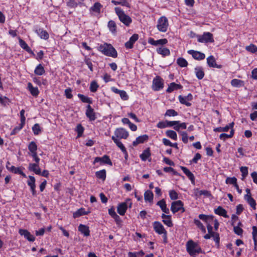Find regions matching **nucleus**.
<instances>
[{
    "mask_svg": "<svg viewBox=\"0 0 257 257\" xmlns=\"http://www.w3.org/2000/svg\"><path fill=\"white\" fill-rule=\"evenodd\" d=\"M186 250L190 255H196L199 253H204L197 242H194L192 239H189L186 243Z\"/></svg>",
    "mask_w": 257,
    "mask_h": 257,
    "instance_id": "obj_1",
    "label": "nucleus"
},
{
    "mask_svg": "<svg viewBox=\"0 0 257 257\" xmlns=\"http://www.w3.org/2000/svg\"><path fill=\"white\" fill-rule=\"evenodd\" d=\"M99 50L106 56L112 58H116L117 57L116 50L111 44L104 43L103 45H101L99 47Z\"/></svg>",
    "mask_w": 257,
    "mask_h": 257,
    "instance_id": "obj_2",
    "label": "nucleus"
},
{
    "mask_svg": "<svg viewBox=\"0 0 257 257\" xmlns=\"http://www.w3.org/2000/svg\"><path fill=\"white\" fill-rule=\"evenodd\" d=\"M114 11L119 21L126 27H128L132 23V18L126 15L124 12L119 7H115Z\"/></svg>",
    "mask_w": 257,
    "mask_h": 257,
    "instance_id": "obj_3",
    "label": "nucleus"
},
{
    "mask_svg": "<svg viewBox=\"0 0 257 257\" xmlns=\"http://www.w3.org/2000/svg\"><path fill=\"white\" fill-rule=\"evenodd\" d=\"M169 26L168 19L165 16L160 17L158 20L157 28L162 32H166Z\"/></svg>",
    "mask_w": 257,
    "mask_h": 257,
    "instance_id": "obj_4",
    "label": "nucleus"
},
{
    "mask_svg": "<svg viewBox=\"0 0 257 257\" xmlns=\"http://www.w3.org/2000/svg\"><path fill=\"white\" fill-rule=\"evenodd\" d=\"M197 41L200 43H212L214 42L213 35L210 32H204L202 35H197Z\"/></svg>",
    "mask_w": 257,
    "mask_h": 257,
    "instance_id": "obj_5",
    "label": "nucleus"
},
{
    "mask_svg": "<svg viewBox=\"0 0 257 257\" xmlns=\"http://www.w3.org/2000/svg\"><path fill=\"white\" fill-rule=\"evenodd\" d=\"M183 206L184 204L181 200L173 201L171 204V210L174 214L179 211H181L183 213L185 210Z\"/></svg>",
    "mask_w": 257,
    "mask_h": 257,
    "instance_id": "obj_6",
    "label": "nucleus"
},
{
    "mask_svg": "<svg viewBox=\"0 0 257 257\" xmlns=\"http://www.w3.org/2000/svg\"><path fill=\"white\" fill-rule=\"evenodd\" d=\"M130 203L129 207H131L132 203L130 199H127L124 202L119 203L117 207V211L120 215H124L127 209V204Z\"/></svg>",
    "mask_w": 257,
    "mask_h": 257,
    "instance_id": "obj_7",
    "label": "nucleus"
},
{
    "mask_svg": "<svg viewBox=\"0 0 257 257\" xmlns=\"http://www.w3.org/2000/svg\"><path fill=\"white\" fill-rule=\"evenodd\" d=\"M164 86L163 80L160 76H156L153 80L152 89L155 91H159Z\"/></svg>",
    "mask_w": 257,
    "mask_h": 257,
    "instance_id": "obj_8",
    "label": "nucleus"
},
{
    "mask_svg": "<svg viewBox=\"0 0 257 257\" xmlns=\"http://www.w3.org/2000/svg\"><path fill=\"white\" fill-rule=\"evenodd\" d=\"M114 135L116 138L126 139L128 136V132L123 128H117L114 131Z\"/></svg>",
    "mask_w": 257,
    "mask_h": 257,
    "instance_id": "obj_9",
    "label": "nucleus"
},
{
    "mask_svg": "<svg viewBox=\"0 0 257 257\" xmlns=\"http://www.w3.org/2000/svg\"><path fill=\"white\" fill-rule=\"evenodd\" d=\"M98 162H99L101 165L103 164H106L109 165L110 166L112 165V163L110 159H109V156L107 155H104L102 157H97L95 158L94 162H93V164H95L96 163H98Z\"/></svg>",
    "mask_w": 257,
    "mask_h": 257,
    "instance_id": "obj_10",
    "label": "nucleus"
},
{
    "mask_svg": "<svg viewBox=\"0 0 257 257\" xmlns=\"http://www.w3.org/2000/svg\"><path fill=\"white\" fill-rule=\"evenodd\" d=\"M178 99L181 104H184L187 106H190L191 103L189 101L192 100L193 96L191 93H189L187 96H185L179 95Z\"/></svg>",
    "mask_w": 257,
    "mask_h": 257,
    "instance_id": "obj_11",
    "label": "nucleus"
},
{
    "mask_svg": "<svg viewBox=\"0 0 257 257\" xmlns=\"http://www.w3.org/2000/svg\"><path fill=\"white\" fill-rule=\"evenodd\" d=\"M187 52L189 54L191 55L194 59L198 61L203 60L205 57V54L199 51L190 50Z\"/></svg>",
    "mask_w": 257,
    "mask_h": 257,
    "instance_id": "obj_12",
    "label": "nucleus"
},
{
    "mask_svg": "<svg viewBox=\"0 0 257 257\" xmlns=\"http://www.w3.org/2000/svg\"><path fill=\"white\" fill-rule=\"evenodd\" d=\"M19 233L20 235L24 236V237L30 241L33 242L35 240V236L31 234L27 230L24 229H20Z\"/></svg>",
    "mask_w": 257,
    "mask_h": 257,
    "instance_id": "obj_13",
    "label": "nucleus"
},
{
    "mask_svg": "<svg viewBox=\"0 0 257 257\" xmlns=\"http://www.w3.org/2000/svg\"><path fill=\"white\" fill-rule=\"evenodd\" d=\"M148 42L149 44L154 46L161 45L163 46L168 43V40L165 38L155 40L152 38H149Z\"/></svg>",
    "mask_w": 257,
    "mask_h": 257,
    "instance_id": "obj_14",
    "label": "nucleus"
},
{
    "mask_svg": "<svg viewBox=\"0 0 257 257\" xmlns=\"http://www.w3.org/2000/svg\"><path fill=\"white\" fill-rule=\"evenodd\" d=\"M153 227L155 232L159 234H162L167 231L163 225L159 221H155L153 223Z\"/></svg>",
    "mask_w": 257,
    "mask_h": 257,
    "instance_id": "obj_15",
    "label": "nucleus"
},
{
    "mask_svg": "<svg viewBox=\"0 0 257 257\" xmlns=\"http://www.w3.org/2000/svg\"><path fill=\"white\" fill-rule=\"evenodd\" d=\"M29 180L27 181L28 185L30 186L31 191L33 196H36V184H35V178L34 176H29Z\"/></svg>",
    "mask_w": 257,
    "mask_h": 257,
    "instance_id": "obj_16",
    "label": "nucleus"
},
{
    "mask_svg": "<svg viewBox=\"0 0 257 257\" xmlns=\"http://www.w3.org/2000/svg\"><path fill=\"white\" fill-rule=\"evenodd\" d=\"M85 113L86 116L89 118L90 121H93L96 118L94 109L89 104L86 106V111Z\"/></svg>",
    "mask_w": 257,
    "mask_h": 257,
    "instance_id": "obj_17",
    "label": "nucleus"
},
{
    "mask_svg": "<svg viewBox=\"0 0 257 257\" xmlns=\"http://www.w3.org/2000/svg\"><path fill=\"white\" fill-rule=\"evenodd\" d=\"M139 35L137 34H133L130 38L128 41L125 43V47L127 49H131L133 47L134 43L138 40Z\"/></svg>",
    "mask_w": 257,
    "mask_h": 257,
    "instance_id": "obj_18",
    "label": "nucleus"
},
{
    "mask_svg": "<svg viewBox=\"0 0 257 257\" xmlns=\"http://www.w3.org/2000/svg\"><path fill=\"white\" fill-rule=\"evenodd\" d=\"M35 32L38 34V35L41 38L44 40H47L49 38V35L48 32L41 28H37L35 30Z\"/></svg>",
    "mask_w": 257,
    "mask_h": 257,
    "instance_id": "obj_19",
    "label": "nucleus"
},
{
    "mask_svg": "<svg viewBox=\"0 0 257 257\" xmlns=\"http://www.w3.org/2000/svg\"><path fill=\"white\" fill-rule=\"evenodd\" d=\"M156 52L158 54L161 55L162 57H165L170 55V51L167 48L164 46H161L156 49Z\"/></svg>",
    "mask_w": 257,
    "mask_h": 257,
    "instance_id": "obj_20",
    "label": "nucleus"
},
{
    "mask_svg": "<svg viewBox=\"0 0 257 257\" xmlns=\"http://www.w3.org/2000/svg\"><path fill=\"white\" fill-rule=\"evenodd\" d=\"M207 63L210 67L221 68L222 67L221 65H217L216 63L215 58L213 56H210L207 58Z\"/></svg>",
    "mask_w": 257,
    "mask_h": 257,
    "instance_id": "obj_21",
    "label": "nucleus"
},
{
    "mask_svg": "<svg viewBox=\"0 0 257 257\" xmlns=\"http://www.w3.org/2000/svg\"><path fill=\"white\" fill-rule=\"evenodd\" d=\"M180 168L184 173L191 180V183L194 184L195 183V177L193 174L185 167L181 166Z\"/></svg>",
    "mask_w": 257,
    "mask_h": 257,
    "instance_id": "obj_22",
    "label": "nucleus"
},
{
    "mask_svg": "<svg viewBox=\"0 0 257 257\" xmlns=\"http://www.w3.org/2000/svg\"><path fill=\"white\" fill-rule=\"evenodd\" d=\"M149 137L147 135L139 136L133 142V145L134 146H136L139 144L144 143L145 142L147 141Z\"/></svg>",
    "mask_w": 257,
    "mask_h": 257,
    "instance_id": "obj_23",
    "label": "nucleus"
},
{
    "mask_svg": "<svg viewBox=\"0 0 257 257\" xmlns=\"http://www.w3.org/2000/svg\"><path fill=\"white\" fill-rule=\"evenodd\" d=\"M29 170L34 172L37 175L41 174V169L39 164L30 163L28 167Z\"/></svg>",
    "mask_w": 257,
    "mask_h": 257,
    "instance_id": "obj_24",
    "label": "nucleus"
},
{
    "mask_svg": "<svg viewBox=\"0 0 257 257\" xmlns=\"http://www.w3.org/2000/svg\"><path fill=\"white\" fill-rule=\"evenodd\" d=\"M157 205L159 206L162 211L166 214H169L170 210L167 207V205L164 199H162L157 203Z\"/></svg>",
    "mask_w": 257,
    "mask_h": 257,
    "instance_id": "obj_25",
    "label": "nucleus"
},
{
    "mask_svg": "<svg viewBox=\"0 0 257 257\" xmlns=\"http://www.w3.org/2000/svg\"><path fill=\"white\" fill-rule=\"evenodd\" d=\"M78 230L85 236L90 235V230L89 227L83 224H80L78 226Z\"/></svg>",
    "mask_w": 257,
    "mask_h": 257,
    "instance_id": "obj_26",
    "label": "nucleus"
},
{
    "mask_svg": "<svg viewBox=\"0 0 257 257\" xmlns=\"http://www.w3.org/2000/svg\"><path fill=\"white\" fill-rule=\"evenodd\" d=\"M215 214L222 216L225 218H229V216L227 214V212L221 206H218L216 209L214 210Z\"/></svg>",
    "mask_w": 257,
    "mask_h": 257,
    "instance_id": "obj_27",
    "label": "nucleus"
},
{
    "mask_svg": "<svg viewBox=\"0 0 257 257\" xmlns=\"http://www.w3.org/2000/svg\"><path fill=\"white\" fill-rule=\"evenodd\" d=\"M200 219L204 221L206 224L211 223L213 220L214 216L213 215H207L203 214H199L198 216Z\"/></svg>",
    "mask_w": 257,
    "mask_h": 257,
    "instance_id": "obj_28",
    "label": "nucleus"
},
{
    "mask_svg": "<svg viewBox=\"0 0 257 257\" xmlns=\"http://www.w3.org/2000/svg\"><path fill=\"white\" fill-rule=\"evenodd\" d=\"M200 219L204 221L206 224L211 223L213 220L214 216L213 215H207L203 214H199L198 216Z\"/></svg>",
    "mask_w": 257,
    "mask_h": 257,
    "instance_id": "obj_29",
    "label": "nucleus"
},
{
    "mask_svg": "<svg viewBox=\"0 0 257 257\" xmlns=\"http://www.w3.org/2000/svg\"><path fill=\"white\" fill-rule=\"evenodd\" d=\"M182 88V86L175 82H172L169 85L168 88L166 90L167 92L171 93L175 90L180 89Z\"/></svg>",
    "mask_w": 257,
    "mask_h": 257,
    "instance_id": "obj_30",
    "label": "nucleus"
},
{
    "mask_svg": "<svg viewBox=\"0 0 257 257\" xmlns=\"http://www.w3.org/2000/svg\"><path fill=\"white\" fill-rule=\"evenodd\" d=\"M151 155L150 149L149 148H148L143 151L142 154L140 155V157L142 161H146L147 160L149 159Z\"/></svg>",
    "mask_w": 257,
    "mask_h": 257,
    "instance_id": "obj_31",
    "label": "nucleus"
},
{
    "mask_svg": "<svg viewBox=\"0 0 257 257\" xmlns=\"http://www.w3.org/2000/svg\"><path fill=\"white\" fill-rule=\"evenodd\" d=\"M19 44L22 48L24 49L25 51H26L29 53L32 54L33 55H35V54L33 53V52L32 51L31 48L29 47V46L27 45V44L22 39H19Z\"/></svg>",
    "mask_w": 257,
    "mask_h": 257,
    "instance_id": "obj_32",
    "label": "nucleus"
},
{
    "mask_svg": "<svg viewBox=\"0 0 257 257\" xmlns=\"http://www.w3.org/2000/svg\"><path fill=\"white\" fill-rule=\"evenodd\" d=\"M195 73L198 79H202L204 76L203 69L201 66H197L195 68Z\"/></svg>",
    "mask_w": 257,
    "mask_h": 257,
    "instance_id": "obj_33",
    "label": "nucleus"
},
{
    "mask_svg": "<svg viewBox=\"0 0 257 257\" xmlns=\"http://www.w3.org/2000/svg\"><path fill=\"white\" fill-rule=\"evenodd\" d=\"M195 195L197 197H200L201 195H204L207 197L211 196V194L210 191L206 190H199L198 189L196 190Z\"/></svg>",
    "mask_w": 257,
    "mask_h": 257,
    "instance_id": "obj_34",
    "label": "nucleus"
},
{
    "mask_svg": "<svg viewBox=\"0 0 257 257\" xmlns=\"http://www.w3.org/2000/svg\"><path fill=\"white\" fill-rule=\"evenodd\" d=\"M244 199L247 202V203L249 204V205L254 209H255L256 206V202L255 200L251 197V196H249L248 195H244Z\"/></svg>",
    "mask_w": 257,
    "mask_h": 257,
    "instance_id": "obj_35",
    "label": "nucleus"
},
{
    "mask_svg": "<svg viewBox=\"0 0 257 257\" xmlns=\"http://www.w3.org/2000/svg\"><path fill=\"white\" fill-rule=\"evenodd\" d=\"M210 235L213 238L214 241L215 242L217 248H219V241H220V237L219 234L218 233L215 232L213 231V230L211 231L210 232H208Z\"/></svg>",
    "mask_w": 257,
    "mask_h": 257,
    "instance_id": "obj_36",
    "label": "nucleus"
},
{
    "mask_svg": "<svg viewBox=\"0 0 257 257\" xmlns=\"http://www.w3.org/2000/svg\"><path fill=\"white\" fill-rule=\"evenodd\" d=\"M28 88L30 91L31 94L33 96H37L39 93V91L38 87H33L31 83L29 82L28 84Z\"/></svg>",
    "mask_w": 257,
    "mask_h": 257,
    "instance_id": "obj_37",
    "label": "nucleus"
},
{
    "mask_svg": "<svg viewBox=\"0 0 257 257\" xmlns=\"http://www.w3.org/2000/svg\"><path fill=\"white\" fill-rule=\"evenodd\" d=\"M102 8V5L98 2H96L90 8L89 11L99 14L100 13V10Z\"/></svg>",
    "mask_w": 257,
    "mask_h": 257,
    "instance_id": "obj_38",
    "label": "nucleus"
},
{
    "mask_svg": "<svg viewBox=\"0 0 257 257\" xmlns=\"http://www.w3.org/2000/svg\"><path fill=\"white\" fill-rule=\"evenodd\" d=\"M154 198V194L150 190H147L144 193V199L146 201L152 202Z\"/></svg>",
    "mask_w": 257,
    "mask_h": 257,
    "instance_id": "obj_39",
    "label": "nucleus"
},
{
    "mask_svg": "<svg viewBox=\"0 0 257 257\" xmlns=\"http://www.w3.org/2000/svg\"><path fill=\"white\" fill-rule=\"evenodd\" d=\"M111 139L122 152H125V148L118 139L116 138L114 136H112Z\"/></svg>",
    "mask_w": 257,
    "mask_h": 257,
    "instance_id": "obj_40",
    "label": "nucleus"
},
{
    "mask_svg": "<svg viewBox=\"0 0 257 257\" xmlns=\"http://www.w3.org/2000/svg\"><path fill=\"white\" fill-rule=\"evenodd\" d=\"M77 96L82 102L84 103H88L89 105L90 104L92 103V100L91 98L80 93L78 94Z\"/></svg>",
    "mask_w": 257,
    "mask_h": 257,
    "instance_id": "obj_41",
    "label": "nucleus"
},
{
    "mask_svg": "<svg viewBox=\"0 0 257 257\" xmlns=\"http://www.w3.org/2000/svg\"><path fill=\"white\" fill-rule=\"evenodd\" d=\"M34 73L37 75H42L45 73L44 67L41 64H39L36 67Z\"/></svg>",
    "mask_w": 257,
    "mask_h": 257,
    "instance_id": "obj_42",
    "label": "nucleus"
},
{
    "mask_svg": "<svg viewBox=\"0 0 257 257\" xmlns=\"http://www.w3.org/2000/svg\"><path fill=\"white\" fill-rule=\"evenodd\" d=\"M234 131L233 129H231L230 131V134L229 135L223 133L220 135L219 138L221 140L225 141L227 139L231 138L234 135Z\"/></svg>",
    "mask_w": 257,
    "mask_h": 257,
    "instance_id": "obj_43",
    "label": "nucleus"
},
{
    "mask_svg": "<svg viewBox=\"0 0 257 257\" xmlns=\"http://www.w3.org/2000/svg\"><path fill=\"white\" fill-rule=\"evenodd\" d=\"M95 175L97 178L100 179L102 180H105L106 178V171L104 169L97 171L95 173Z\"/></svg>",
    "mask_w": 257,
    "mask_h": 257,
    "instance_id": "obj_44",
    "label": "nucleus"
},
{
    "mask_svg": "<svg viewBox=\"0 0 257 257\" xmlns=\"http://www.w3.org/2000/svg\"><path fill=\"white\" fill-rule=\"evenodd\" d=\"M167 136L173 140L176 141L177 140V135L176 133L172 130H168L166 132Z\"/></svg>",
    "mask_w": 257,
    "mask_h": 257,
    "instance_id": "obj_45",
    "label": "nucleus"
},
{
    "mask_svg": "<svg viewBox=\"0 0 257 257\" xmlns=\"http://www.w3.org/2000/svg\"><path fill=\"white\" fill-rule=\"evenodd\" d=\"M107 26L110 31H111L112 33H114L116 32V25L114 21H109L108 23Z\"/></svg>",
    "mask_w": 257,
    "mask_h": 257,
    "instance_id": "obj_46",
    "label": "nucleus"
},
{
    "mask_svg": "<svg viewBox=\"0 0 257 257\" xmlns=\"http://www.w3.org/2000/svg\"><path fill=\"white\" fill-rule=\"evenodd\" d=\"M87 214L88 212L85 211V209L81 208L73 213V217L77 218L81 215H86Z\"/></svg>",
    "mask_w": 257,
    "mask_h": 257,
    "instance_id": "obj_47",
    "label": "nucleus"
},
{
    "mask_svg": "<svg viewBox=\"0 0 257 257\" xmlns=\"http://www.w3.org/2000/svg\"><path fill=\"white\" fill-rule=\"evenodd\" d=\"M177 63L181 67H185L188 65L187 61L184 58L182 57H180L177 59Z\"/></svg>",
    "mask_w": 257,
    "mask_h": 257,
    "instance_id": "obj_48",
    "label": "nucleus"
},
{
    "mask_svg": "<svg viewBox=\"0 0 257 257\" xmlns=\"http://www.w3.org/2000/svg\"><path fill=\"white\" fill-rule=\"evenodd\" d=\"M231 84L234 87H240L243 84V81L241 80L233 79L231 81Z\"/></svg>",
    "mask_w": 257,
    "mask_h": 257,
    "instance_id": "obj_49",
    "label": "nucleus"
},
{
    "mask_svg": "<svg viewBox=\"0 0 257 257\" xmlns=\"http://www.w3.org/2000/svg\"><path fill=\"white\" fill-rule=\"evenodd\" d=\"M240 171L241 172V180H243L248 175V168L247 167H241Z\"/></svg>",
    "mask_w": 257,
    "mask_h": 257,
    "instance_id": "obj_50",
    "label": "nucleus"
},
{
    "mask_svg": "<svg viewBox=\"0 0 257 257\" xmlns=\"http://www.w3.org/2000/svg\"><path fill=\"white\" fill-rule=\"evenodd\" d=\"M32 130L35 135H38L41 132V127L38 123H36L33 125Z\"/></svg>",
    "mask_w": 257,
    "mask_h": 257,
    "instance_id": "obj_51",
    "label": "nucleus"
},
{
    "mask_svg": "<svg viewBox=\"0 0 257 257\" xmlns=\"http://www.w3.org/2000/svg\"><path fill=\"white\" fill-rule=\"evenodd\" d=\"M99 85L97 84V82L95 81H93L90 83V90L92 92H95L97 91Z\"/></svg>",
    "mask_w": 257,
    "mask_h": 257,
    "instance_id": "obj_52",
    "label": "nucleus"
},
{
    "mask_svg": "<svg viewBox=\"0 0 257 257\" xmlns=\"http://www.w3.org/2000/svg\"><path fill=\"white\" fill-rule=\"evenodd\" d=\"M28 149L31 152L37 151V146L36 143L34 141L30 142L28 145Z\"/></svg>",
    "mask_w": 257,
    "mask_h": 257,
    "instance_id": "obj_53",
    "label": "nucleus"
},
{
    "mask_svg": "<svg viewBox=\"0 0 257 257\" xmlns=\"http://www.w3.org/2000/svg\"><path fill=\"white\" fill-rule=\"evenodd\" d=\"M178 115V112L175 111L174 109H169L167 110L165 116H175Z\"/></svg>",
    "mask_w": 257,
    "mask_h": 257,
    "instance_id": "obj_54",
    "label": "nucleus"
},
{
    "mask_svg": "<svg viewBox=\"0 0 257 257\" xmlns=\"http://www.w3.org/2000/svg\"><path fill=\"white\" fill-rule=\"evenodd\" d=\"M76 131L77 133V137H80L83 133L84 128L81 124H78L76 126Z\"/></svg>",
    "mask_w": 257,
    "mask_h": 257,
    "instance_id": "obj_55",
    "label": "nucleus"
},
{
    "mask_svg": "<svg viewBox=\"0 0 257 257\" xmlns=\"http://www.w3.org/2000/svg\"><path fill=\"white\" fill-rule=\"evenodd\" d=\"M169 196L171 200H176L178 198V194L177 192L174 190L169 191Z\"/></svg>",
    "mask_w": 257,
    "mask_h": 257,
    "instance_id": "obj_56",
    "label": "nucleus"
},
{
    "mask_svg": "<svg viewBox=\"0 0 257 257\" xmlns=\"http://www.w3.org/2000/svg\"><path fill=\"white\" fill-rule=\"evenodd\" d=\"M226 184H232L234 186L237 183V179L235 177H227L225 180Z\"/></svg>",
    "mask_w": 257,
    "mask_h": 257,
    "instance_id": "obj_57",
    "label": "nucleus"
},
{
    "mask_svg": "<svg viewBox=\"0 0 257 257\" xmlns=\"http://www.w3.org/2000/svg\"><path fill=\"white\" fill-rule=\"evenodd\" d=\"M246 50L251 53H255L257 52V47L253 44H250L246 47Z\"/></svg>",
    "mask_w": 257,
    "mask_h": 257,
    "instance_id": "obj_58",
    "label": "nucleus"
},
{
    "mask_svg": "<svg viewBox=\"0 0 257 257\" xmlns=\"http://www.w3.org/2000/svg\"><path fill=\"white\" fill-rule=\"evenodd\" d=\"M163 222L165 224L167 225L168 227H172L173 225V224L171 220V216H169L167 218L163 219Z\"/></svg>",
    "mask_w": 257,
    "mask_h": 257,
    "instance_id": "obj_59",
    "label": "nucleus"
},
{
    "mask_svg": "<svg viewBox=\"0 0 257 257\" xmlns=\"http://www.w3.org/2000/svg\"><path fill=\"white\" fill-rule=\"evenodd\" d=\"M233 231L234 233L238 235H242L243 230L238 226H233Z\"/></svg>",
    "mask_w": 257,
    "mask_h": 257,
    "instance_id": "obj_60",
    "label": "nucleus"
},
{
    "mask_svg": "<svg viewBox=\"0 0 257 257\" xmlns=\"http://www.w3.org/2000/svg\"><path fill=\"white\" fill-rule=\"evenodd\" d=\"M180 134L182 136V140L185 144H187L188 141L187 133L186 132H181Z\"/></svg>",
    "mask_w": 257,
    "mask_h": 257,
    "instance_id": "obj_61",
    "label": "nucleus"
},
{
    "mask_svg": "<svg viewBox=\"0 0 257 257\" xmlns=\"http://www.w3.org/2000/svg\"><path fill=\"white\" fill-rule=\"evenodd\" d=\"M252 239L253 242H256L257 241V227L255 226H252Z\"/></svg>",
    "mask_w": 257,
    "mask_h": 257,
    "instance_id": "obj_62",
    "label": "nucleus"
},
{
    "mask_svg": "<svg viewBox=\"0 0 257 257\" xmlns=\"http://www.w3.org/2000/svg\"><path fill=\"white\" fill-rule=\"evenodd\" d=\"M71 92L72 89L70 88H68L65 90V95L67 98L71 99L73 97Z\"/></svg>",
    "mask_w": 257,
    "mask_h": 257,
    "instance_id": "obj_63",
    "label": "nucleus"
},
{
    "mask_svg": "<svg viewBox=\"0 0 257 257\" xmlns=\"http://www.w3.org/2000/svg\"><path fill=\"white\" fill-rule=\"evenodd\" d=\"M119 94L121 98L123 100H126L128 99V95L124 90H121Z\"/></svg>",
    "mask_w": 257,
    "mask_h": 257,
    "instance_id": "obj_64",
    "label": "nucleus"
}]
</instances>
